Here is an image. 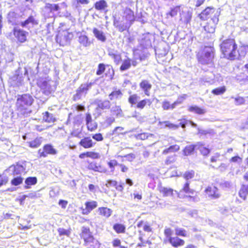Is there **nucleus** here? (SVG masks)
Here are the masks:
<instances>
[{
	"instance_id": "1",
	"label": "nucleus",
	"mask_w": 248,
	"mask_h": 248,
	"mask_svg": "<svg viewBox=\"0 0 248 248\" xmlns=\"http://www.w3.org/2000/svg\"><path fill=\"white\" fill-rule=\"evenodd\" d=\"M219 48L224 58L234 61L245 56L248 46L244 45L238 46L234 38H228L220 43Z\"/></svg>"
},
{
	"instance_id": "2",
	"label": "nucleus",
	"mask_w": 248,
	"mask_h": 248,
	"mask_svg": "<svg viewBox=\"0 0 248 248\" xmlns=\"http://www.w3.org/2000/svg\"><path fill=\"white\" fill-rule=\"evenodd\" d=\"M33 102L34 99L31 94L24 93L19 95L16 103V110L21 114L24 115L29 112V108Z\"/></svg>"
},
{
	"instance_id": "3",
	"label": "nucleus",
	"mask_w": 248,
	"mask_h": 248,
	"mask_svg": "<svg viewBox=\"0 0 248 248\" xmlns=\"http://www.w3.org/2000/svg\"><path fill=\"white\" fill-rule=\"evenodd\" d=\"M215 53L213 47L206 46L197 54V60L202 65L212 66L214 63Z\"/></svg>"
},
{
	"instance_id": "4",
	"label": "nucleus",
	"mask_w": 248,
	"mask_h": 248,
	"mask_svg": "<svg viewBox=\"0 0 248 248\" xmlns=\"http://www.w3.org/2000/svg\"><path fill=\"white\" fill-rule=\"evenodd\" d=\"M173 230L169 227H166L164 230V234L166 237L164 242L169 243L170 246L174 248L182 247L185 244V241L179 238V236H172Z\"/></svg>"
},
{
	"instance_id": "5",
	"label": "nucleus",
	"mask_w": 248,
	"mask_h": 248,
	"mask_svg": "<svg viewBox=\"0 0 248 248\" xmlns=\"http://www.w3.org/2000/svg\"><path fill=\"white\" fill-rule=\"evenodd\" d=\"M140 96L136 93L129 95L128 102L131 107H134L139 109H143L145 108H150L152 106L153 100L150 98H144L139 101Z\"/></svg>"
},
{
	"instance_id": "6",
	"label": "nucleus",
	"mask_w": 248,
	"mask_h": 248,
	"mask_svg": "<svg viewBox=\"0 0 248 248\" xmlns=\"http://www.w3.org/2000/svg\"><path fill=\"white\" fill-rule=\"evenodd\" d=\"M79 236L81 239L83 241V245L87 247V248L95 246L97 241L89 227L83 226Z\"/></svg>"
},
{
	"instance_id": "7",
	"label": "nucleus",
	"mask_w": 248,
	"mask_h": 248,
	"mask_svg": "<svg viewBox=\"0 0 248 248\" xmlns=\"http://www.w3.org/2000/svg\"><path fill=\"white\" fill-rule=\"evenodd\" d=\"M96 74L97 76H102V77H105L108 80H111L114 78L115 72L114 69L110 65L100 63L97 66Z\"/></svg>"
},
{
	"instance_id": "8",
	"label": "nucleus",
	"mask_w": 248,
	"mask_h": 248,
	"mask_svg": "<svg viewBox=\"0 0 248 248\" xmlns=\"http://www.w3.org/2000/svg\"><path fill=\"white\" fill-rule=\"evenodd\" d=\"M219 13L213 7H207L198 15V17L202 21L207 19H214V17L219 19Z\"/></svg>"
},
{
	"instance_id": "9",
	"label": "nucleus",
	"mask_w": 248,
	"mask_h": 248,
	"mask_svg": "<svg viewBox=\"0 0 248 248\" xmlns=\"http://www.w3.org/2000/svg\"><path fill=\"white\" fill-rule=\"evenodd\" d=\"M57 153V150L54 148L53 146L49 143L45 144L42 149H40L38 151L40 157H46L48 155H55Z\"/></svg>"
},
{
	"instance_id": "10",
	"label": "nucleus",
	"mask_w": 248,
	"mask_h": 248,
	"mask_svg": "<svg viewBox=\"0 0 248 248\" xmlns=\"http://www.w3.org/2000/svg\"><path fill=\"white\" fill-rule=\"evenodd\" d=\"M12 32L17 42L24 43L27 41V36L29 34L27 31L21 29L14 28Z\"/></svg>"
},
{
	"instance_id": "11",
	"label": "nucleus",
	"mask_w": 248,
	"mask_h": 248,
	"mask_svg": "<svg viewBox=\"0 0 248 248\" xmlns=\"http://www.w3.org/2000/svg\"><path fill=\"white\" fill-rule=\"evenodd\" d=\"M87 169L89 170L100 173H108V172L107 168L101 163H97L95 161L88 162Z\"/></svg>"
},
{
	"instance_id": "12",
	"label": "nucleus",
	"mask_w": 248,
	"mask_h": 248,
	"mask_svg": "<svg viewBox=\"0 0 248 248\" xmlns=\"http://www.w3.org/2000/svg\"><path fill=\"white\" fill-rule=\"evenodd\" d=\"M219 22V19L214 17V19L207 21L202 28L207 34H212L215 32L217 26Z\"/></svg>"
},
{
	"instance_id": "13",
	"label": "nucleus",
	"mask_w": 248,
	"mask_h": 248,
	"mask_svg": "<svg viewBox=\"0 0 248 248\" xmlns=\"http://www.w3.org/2000/svg\"><path fill=\"white\" fill-rule=\"evenodd\" d=\"M92 85V83L81 84L76 90V93L73 95L72 97L73 100L74 101H76L80 99L81 98V94L83 93L86 94Z\"/></svg>"
},
{
	"instance_id": "14",
	"label": "nucleus",
	"mask_w": 248,
	"mask_h": 248,
	"mask_svg": "<svg viewBox=\"0 0 248 248\" xmlns=\"http://www.w3.org/2000/svg\"><path fill=\"white\" fill-rule=\"evenodd\" d=\"M204 192L209 198L212 199H217L220 196L218 189L214 186H207L205 189Z\"/></svg>"
},
{
	"instance_id": "15",
	"label": "nucleus",
	"mask_w": 248,
	"mask_h": 248,
	"mask_svg": "<svg viewBox=\"0 0 248 248\" xmlns=\"http://www.w3.org/2000/svg\"><path fill=\"white\" fill-rule=\"evenodd\" d=\"M186 95L184 94L183 95L180 97V98L182 99L181 100H177L172 104H171L169 101L165 100L162 102V107L163 110H165L173 109L175 108L177 105L182 103L183 101L186 99Z\"/></svg>"
},
{
	"instance_id": "16",
	"label": "nucleus",
	"mask_w": 248,
	"mask_h": 248,
	"mask_svg": "<svg viewBox=\"0 0 248 248\" xmlns=\"http://www.w3.org/2000/svg\"><path fill=\"white\" fill-rule=\"evenodd\" d=\"M192 17V13L190 11H183L180 14V21L185 25L190 24Z\"/></svg>"
},
{
	"instance_id": "17",
	"label": "nucleus",
	"mask_w": 248,
	"mask_h": 248,
	"mask_svg": "<svg viewBox=\"0 0 248 248\" xmlns=\"http://www.w3.org/2000/svg\"><path fill=\"white\" fill-rule=\"evenodd\" d=\"M139 86L146 96L150 95L152 85L149 80L147 79L142 80L139 84Z\"/></svg>"
},
{
	"instance_id": "18",
	"label": "nucleus",
	"mask_w": 248,
	"mask_h": 248,
	"mask_svg": "<svg viewBox=\"0 0 248 248\" xmlns=\"http://www.w3.org/2000/svg\"><path fill=\"white\" fill-rule=\"evenodd\" d=\"M96 143L93 141L90 137H85L81 139L78 144L84 149H90L93 147Z\"/></svg>"
},
{
	"instance_id": "19",
	"label": "nucleus",
	"mask_w": 248,
	"mask_h": 248,
	"mask_svg": "<svg viewBox=\"0 0 248 248\" xmlns=\"http://www.w3.org/2000/svg\"><path fill=\"white\" fill-rule=\"evenodd\" d=\"M107 164L109 168L110 169L111 172H114L115 167L117 166L120 167L121 171L123 172H125L128 170V168L127 166L123 164H119L115 159L110 160L108 162Z\"/></svg>"
},
{
	"instance_id": "20",
	"label": "nucleus",
	"mask_w": 248,
	"mask_h": 248,
	"mask_svg": "<svg viewBox=\"0 0 248 248\" xmlns=\"http://www.w3.org/2000/svg\"><path fill=\"white\" fill-rule=\"evenodd\" d=\"M85 208L82 209V214L88 215L97 207L98 204L96 201H90L85 202Z\"/></svg>"
},
{
	"instance_id": "21",
	"label": "nucleus",
	"mask_w": 248,
	"mask_h": 248,
	"mask_svg": "<svg viewBox=\"0 0 248 248\" xmlns=\"http://www.w3.org/2000/svg\"><path fill=\"white\" fill-rule=\"evenodd\" d=\"M138 62L136 60L132 61L130 58H127L124 59L122 62L120 67V70L124 71L130 68L131 66H136Z\"/></svg>"
},
{
	"instance_id": "22",
	"label": "nucleus",
	"mask_w": 248,
	"mask_h": 248,
	"mask_svg": "<svg viewBox=\"0 0 248 248\" xmlns=\"http://www.w3.org/2000/svg\"><path fill=\"white\" fill-rule=\"evenodd\" d=\"M97 212L99 217L105 219L108 218L112 214V210L107 207L98 208Z\"/></svg>"
},
{
	"instance_id": "23",
	"label": "nucleus",
	"mask_w": 248,
	"mask_h": 248,
	"mask_svg": "<svg viewBox=\"0 0 248 248\" xmlns=\"http://www.w3.org/2000/svg\"><path fill=\"white\" fill-rule=\"evenodd\" d=\"M80 159H84L86 157H89L92 159H98L100 158V154L94 151H87L82 153L79 155Z\"/></svg>"
},
{
	"instance_id": "24",
	"label": "nucleus",
	"mask_w": 248,
	"mask_h": 248,
	"mask_svg": "<svg viewBox=\"0 0 248 248\" xmlns=\"http://www.w3.org/2000/svg\"><path fill=\"white\" fill-rule=\"evenodd\" d=\"M238 195L242 200L244 201L247 200L248 195V184L241 185L238 191Z\"/></svg>"
},
{
	"instance_id": "25",
	"label": "nucleus",
	"mask_w": 248,
	"mask_h": 248,
	"mask_svg": "<svg viewBox=\"0 0 248 248\" xmlns=\"http://www.w3.org/2000/svg\"><path fill=\"white\" fill-rule=\"evenodd\" d=\"M158 190L164 197L172 196L173 195V189L171 188L166 187L160 186H158Z\"/></svg>"
},
{
	"instance_id": "26",
	"label": "nucleus",
	"mask_w": 248,
	"mask_h": 248,
	"mask_svg": "<svg viewBox=\"0 0 248 248\" xmlns=\"http://www.w3.org/2000/svg\"><path fill=\"white\" fill-rule=\"evenodd\" d=\"M111 115L116 118L121 117L123 116V110L119 105H115L110 109Z\"/></svg>"
},
{
	"instance_id": "27",
	"label": "nucleus",
	"mask_w": 248,
	"mask_h": 248,
	"mask_svg": "<svg viewBox=\"0 0 248 248\" xmlns=\"http://www.w3.org/2000/svg\"><path fill=\"white\" fill-rule=\"evenodd\" d=\"M56 41L61 46H64L69 44L70 39L68 35H59L56 37Z\"/></svg>"
},
{
	"instance_id": "28",
	"label": "nucleus",
	"mask_w": 248,
	"mask_h": 248,
	"mask_svg": "<svg viewBox=\"0 0 248 248\" xmlns=\"http://www.w3.org/2000/svg\"><path fill=\"white\" fill-rule=\"evenodd\" d=\"M197 144H188L183 149V154L185 156L191 155L194 154Z\"/></svg>"
},
{
	"instance_id": "29",
	"label": "nucleus",
	"mask_w": 248,
	"mask_h": 248,
	"mask_svg": "<svg viewBox=\"0 0 248 248\" xmlns=\"http://www.w3.org/2000/svg\"><path fill=\"white\" fill-rule=\"evenodd\" d=\"M29 24H31L33 26L37 25L38 22L33 16L31 15L26 20L20 23V26L23 28L27 27Z\"/></svg>"
},
{
	"instance_id": "30",
	"label": "nucleus",
	"mask_w": 248,
	"mask_h": 248,
	"mask_svg": "<svg viewBox=\"0 0 248 248\" xmlns=\"http://www.w3.org/2000/svg\"><path fill=\"white\" fill-rule=\"evenodd\" d=\"M197 146L200 153L202 155L207 156L210 153L211 150L208 147L205 146L204 143L198 142L197 143Z\"/></svg>"
},
{
	"instance_id": "31",
	"label": "nucleus",
	"mask_w": 248,
	"mask_h": 248,
	"mask_svg": "<svg viewBox=\"0 0 248 248\" xmlns=\"http://www.w3.org/2000/svg\"><path fill=\"white\" fill-rule=\"evenodd\" d=\"M43 120L46 123H54L56 121L55 116L48 111L43 113Z\"/></svg>"
},
{
	"instance_id": "32",
	"label": "nucleus",
	"mask_w": 248,
	"mask_h": 248,
	"mask_svg": "<svg viewBox=\"0 0 248 248\" xmlns=\"http://www.w3.org/2000/svg\"><path fill=\"white\" fill-rule=\"evenodd\" d=\"M94 8L98 11H105L108 5L105 0H100L95 2L93 5Z\"/></svg>"
},
{
	"instance_id": "33",
	"label": "nucleus",
	"mask_w": 248,
	"mask_h": 248,
	"mask_svg": "<svg viewBox=\"0 0 248 248\" xmlns=\"http://www.w3.org/2000/svg\"><path fill=\"white\" fill-rule=\"evenodd\" d=\"M44 8L48 13H52L60 10L58 4L50 3H46L44 6Z\"/></svg>"
},
{
	"instance_id": "34",
	"label": "nucleus",
	"mask_w": 248,
	"mask_h": 248,
	"mask_svg": "<svg viewBox=\"0 0 248 248\" xmlns=\"http://www.w3.org/2000/svg\"><path fill=\"white\" fill-rule=\"evenodd\" d=\"M124 18L126 21H133L134 20V13L129 8H126L124 11Z\"/></svg>"
},
{
	"instance_id": "35",
	"label": "nucleus",
	"mask_w": 248,
	"mask_h": 248,
	"mask_svg": "<svg viewBox=\"0 0 248 248\" xmlns=\"http://www.w3.org/2000/svg\"><path fill=\"white\" fill-rule=\"evenodd\" d=\"M188 110L190 112H194L198 115H203L206 112L204 108L196 105L189 106L188 108Z\"/></svg>"
},
{
	"instance_id": "36",
	"label": "nucleus",
	"mask_w": 248,
	"mask_h": 248,
	"mask_svg": "<svg viewBox=\"0 0 248 248\" xmlns=\"http://www.w3.org/2000/svg\"><path fill=\"white\" fill-rule=\"evenodd\" d=\"M180 147L178 144H174L169 146L168 148L165 149L162 151L163 155H167L170 153H175L179 151Z\"/></svg>"
},
{
	"instance_id": "37",
	"label": "nucleus",
	"mask_w": 248,
	"mask_h": 248,
	"mask_svg": "<svg viewBox=\"0 0 248 248\" xmlns=\"http://www.w3.org/2000/svg\"><path fill=\"white\" fill-rule=\"evenodd\" d=\"M181 191L190 195L187 196L189 198H192L193 197L191 195H194L195 193V191L194 189L190 188L189 183L188 182L185 183L181 189Z\"/></svg>"
},
{
	"instance_id": "38",
	"label": "nucleus",
	"mask_w": 248,
	"mask_h": 248,
	"mask_svg": "<svg viewBox=\"0 0 248 248\" xmlns=\"http://www.w3.org/2000/svg\"><path fill=\"white\" fill-rule=\"evenodd\" d=\"M137 226L138 228L142 227L143 231L146 232H149L152 231V228L151 225L148 223L142 220H140L138 222Z\"/></svg>"
},
{
	"instance_id": "39",
	"label": "nucleus",
	"mask_w": 248,
	"mask_h": 248,
	"mask_svg": "<svg viewBox=\"0 0 248 248\" xmlns=\"http://www.w3.org/2000/svg\"><path fill=\"white\" fill-rule=\"evenodd\" d=\"M113 229L117 233H124L126 231L125 226L120 223H116L113 225Z\"/></svg>"
},
{
	"instance_id": "40",
	"label": "nucleus",
	"mask_w": 248,
	"mask_h": 248,
	"mask_svg": "<svg viewBox=\"0 0 248 248\" xmlns=\"http://www.w3.org/2000/svg\"><path fill=\"white\" fill-rule=\"evenodd\" d=\"M10 168H13L12 171L13 176L20 175L24 170L23 166L18 163L11 165Z\"/></svg>"
},
{
	"instance_id": "41",
	"label": "nucleus",
	"mask_w": 248,
	"mask_h": 248,
	"mask_svg": "<svg viewBox=\"0 0 248 248\" xmlns=\"http://www.w3.org/2000/svg\"><path fill=\"white\" fill-rule=\"evenodd\" d=\"M42 138H36L33 140L28 142V145L31 148H37L42 144Z\"/></svg>"
},
{
	"instance_id": "42",
	"label": "nucleus",
	"mask_w": 248,
	"mask_h": 248,
	"mask_svg": "<svg viewBox=\"0 0 248 248\" xmlns=\"http://www.w3.org/2000/svg\"><path fill=\"white\" fill-rule=\"evenodd\" d=\"M93 32L95 37L98 40H100L101 42H105L106 41V38L103 34V32L99 31L97 28H93Z\"/></svg>"
},
{
	"instance_id": "43",
	"label": "nucleus",
	"mask_w": 248,
	"mask_h": 248,
	"mask_svg": "<svg viewBox=\"0 0 248 248\" xmlns=\"http://www.w3.org/2000/svg\"><path fill=\"white\" fill-rule=\"evenodd\" d=\"M37 182V179L36 177H27L25 181V183L26 184L25 188H30L31 186L35 185Z\"/></svg>"
},
{
	"instance_id": "44",
	"label": "nucleus",
	"mask_w": 248,
	"mask_h": 248,
	"mask_svg": "<svg viewBox=\"0 0 248 248\" xmlns=\"http://www.w3.org/2000/svg\"><path fill=\"white\" fill-rule=\"evenodd\" d=\"M113 25L121 32H123L126 30H128L129 29V27H127L124 24H120L119 21L115 18L113 20Z\"/></svg>"
},
{
	"instance_id": "45",
	"label": "nucleus",
	"mask_w": 248,
	"mask_h": 248,
	"mask_svg": "<svg viewBox=\"0 0 248 248\" xmlns=\"http://www.w3.org/2000/svg\"><path fill=\"white\" fill-rule=\"evenodd\" d=\"M110 103L108 100L99 102L97 104V108L99 110H104L109 108Z\"/></svg>"
},
{
	"instance_id": "46",
	"label": "nucleus",
	"mask_w": 248,
	"mask_h": 248,
	"mask_svg": "<svg viewBox=\"0 0 248 248\" xmlns=\"http://www.w3.org/2000/svg\"><path fill=\"white\" fill-rule=\"evenodd\" d=\"M226 91V88L225 86L216 88L211 91V93L215 95H219L224 94Z\"/></svg>"
},
{
	"instance_id": "47",
	"label": "nucleus",
	"mask_w": 248,
	"mask_h": 248,
	"mask_svg": "<svg viewBox=\"0 0 248 248\" xmlns=\"http://www.w3.org/2000/svg\"><path fill=\"white\" fill-rule=\"evenodd\" d=\"M109 185L115 188V189L119 191L122 192L124 190V184L119 183L115 180H111L109 182Z\"/></svg>"
},
{
	"instance_id": "48",
	"label": "nucleus",
	"mask_w": 248,
	"mask_h": 248,
	"mask_svg": "<svg viewBox=\"0 0 248 248\" xmlns=\"http://www.w3.org/2000/svg\"><path fill=\"white\" fill-rule=\"evenodd\" d=\"M123 95V93L120 90H114L112 91L108 95L109 98L110 100L117 99L119 97H121Z\"/></svg>"
},
{
	"instance_id": "49",
	"label": "nucleus",
	"mask_w": 248,
	"mask_h": 248,
	"mask_svg": "<svg viewBox=\"0 0 248 248\" xmlns=\"http://www.w3.org/2000/svg\"><path fill=\"white\" fill-rule=\"evenodd\" d=\"M127 132L124 131V128L122 126H117L114 128L112 132V134L115 136H119L120 135H125Z\"/></svg>"
},
{
	"instance_id": "50",
	"label": "nucleus",
	"mask_w": 248,
	"mask_h": 248,
	"mask_svg": "<svg viewBox=\"0 0 248 248\" xmlns=\"http://www.w3.org/2000/svg\"><path fill=\"white\" fill-rule=\"evenodd\" d=\"M78 42L84 46H88L90 45L88 37L86 35H81L79 37Z\"/></svg>"
},
{
	"instance_id": "51",
	"label": "nucleus",
	"mask_w": 248,
	"mask_h": 248,
	"mask_svg": "<svg viewBox=\"0 0 248 248\" xmlns=\"http://www.w3.org/2000/svg\"><path fill=\"white\" fill-rule=\"evenodd\" d=\"M23 178L21 176H18L14 177L11 181V184L12 186H17L23 183Z\"/></svg>"
},
{
	"instance_id": "52",
	"label": "nucleus",
	"mask_w": 248,
	"mask_h": 248,
	"mask_svg": "<svg viewBox=\"0 0 248 248\" xmlns=\"http://www.w3.org/2000/svg\"><path fill=\"white\" fill-rule=\"evenodd\" d=\"M87 128L88 131L93 132L95 131L98 127V124L96 122L92 121L86 124Z\"/></svg>"
},
{
	"instance_id": "53",
	"label": "nucleus",
	"mask_w": 248,
	"mask_h": 248,
	"mask_svg": "<svg viewBox=\"0 0 248 248\" xmlns=\"http://www.w3.org/2000/svg\"><path fill=\"white\" fill-rule=\"evenodd\" d=\"M58 232L60 236L65 235L69 237L71 232V229L69 228L66 230L63 228H59L58 229Z\"/></svg>"
},
{
	"instance_id": "54",
	"label": "nucleus",
	"mask_w": 248,
	"mask_h": 248,
	"mask_svg": "<svg viewBox=\"0 0 248 248\" xmlns=\"http://www.w3.org/2000/svg\"><path fill=\"white\" fill-rule=\"evenodd\" d=\"M195 176V171L193 170H190L186 171L183 174V178L186 180H188L191 179H192Z\"/></svg>"
},
{
	"instance_id": "55",
	"label": "nucleus",
	"mask_w": 248,
	"mask_h": 248,
	"mask_svg": "<svg viewBox=\"0 0 248 248\" xmlns=\"http://www.w3.org/2000/svg\"><path fill=\"white\" fill-rule=\"evenodd\" d=\"M108 55L113 59L114 62L116 64H118L121 61L122 57L121 54L111 53H109Z\"/></svg>"
},
{
	"instance_id": "56",
	"label": "nucleus",
	"mask_w": 248,
	"mask_h": 248,
	"mask_svg": "<svg viewBox=\"0 0 248 248\" xmlns=\"http://www.w3.org/2000/svg\"><path fill=\"white\" fill-rule=\"evenodd\" d=\"M122 242L119 238H115L112 241V245L113 248H128L127 246H122Z\"/></svg>"
},
{
	"instance_id": "57",
	"label": "nucleus",
	"mask_w": 248,
	"mask_h": 248,
	"mask_svg": "<svg viewBox=\"0 0 248 248\" xmlns=\"http://www.w3.org/2000/svg\"><path fill=\"white\" fill-rule=\"evenodd\" d=\"M180 11V6H176L171 8L167 15H170L171 17H173L177 15Z\"/></svg>"
},
{
	"instance_id": "58",
	"label": "nucleus",
	"mask_w": 248,
	"mask_h": 248,
	"mask_svg": "<svg viewBox=\"0 0 248 248\" xmlns=\"http://www.w3.org/2000/svg\"><path fill=\"white\" fill-rule=\"evenodd\" d=\"M175 231V234L177 236H180L184 237H186L187 236V232L184 229L176 228Z\"/></svg>"
},
{
	"instance_id": "59",
	"label": "nucleus",
	"mask_w": 248,
	"mask_h": 248,
	"mask_svg": "<svg viewBox=\"0 0 248 248\" xmlns=\"http://www.w3.org/2000/svg\"><path fill=\"white\" fill-rule=\"evenodd\" d=\"M9 181L8 177L4 174H0V187L6 185Z\"/></svg>"
},
{
	"instance_id": "60",
	"label": "nucleus",
	"mask_w": 248,
	"mask_h": 248,
	"mask_svg": "<svg viewBox=\"0 0 248 248\" xmlns=\"http://www.w3.org/2000/svg\"><path fill=\"white\" fill-rule=\"evenodd\" d=\"M176 161V155H170L167 157L165 161V164L167 165L172 164Z\"/></svg>"
},
{
	"instance_id": "61",
	"label": "nucleus",
	"mask_w": 248,
	"mask_h": 248,
	"mask_svg": "<svg viewBox=\"0 0 248 248\" xmlns=\"http://www.w3.org/2000/svg\"><path fill=\"white\" fill-rule=\"evenodd\" d=\"M92 138L96 141H101L103 140L104 138L102 134L101 133H97L93 135Z\"/></svg>"
},
{
	"instance_id": "62",
	"label": "nucleus",
	"mask_w": 248,
	"mask_h": 248,
	"mask_svg": "<svg viewBox=\"0 0 248 248\" xmlns=\"http://www.w3.org/2000/svg\"><path fill=\"white\" fill-rule=\"evenodd\" d=\"M76 7H78L81 5H87L90 3V0H75Z\"/></svg>"
},
{
	"instance_id": "63",
	"label": "nucleus",
	"mask_w": 248,
	"mask_h": 248,
	"mask_svg": "<svg viewBox=\"0 0 248 248\" xmlns=\"http://www.w3.org/2000/svg\"><path fill=\"white\" fill-rule=\"evenodd\" d=\"M243 159L242 157L238 155H235L231 157L230 159V162L231 163H240L242 162Z\"/></svg>"
},
{
	"instance_id": "64",
	"label": "nucleus",
	"mask_w": 248,
	"mask_h": 248,
	"mask_svg": "<svg viewBox=\"0 0 248 248\" xmlns=\"http://www.w3.org/2000/svg\"><path fill=\"white\" fill-rule=\"evenodd\" d=\"M115 122L114 117L111 116L110 117H107L105 121V123L108 126H110Z\"/></svg>"
}]
</instances>
